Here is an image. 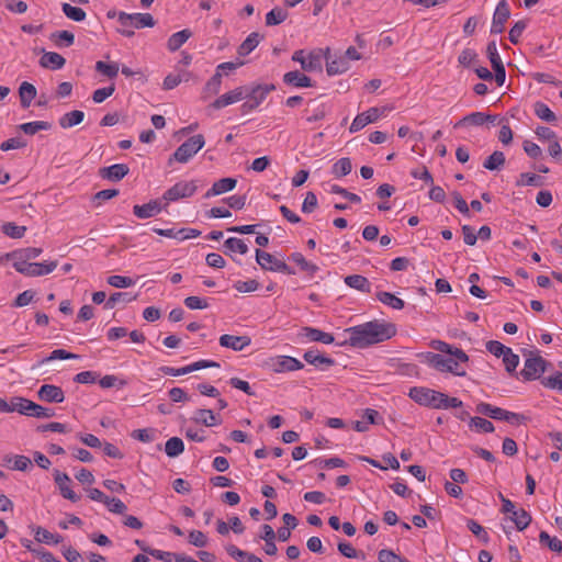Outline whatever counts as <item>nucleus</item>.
Instances as JSON below:
<instances>
[{
    "mask_svg": "<svg viewBox=\"0 0 562 562\" xmlns=\"http://www.w3.org/2000/svg\"><path fill=\"white\" fill-rule=\"evenodd\" d=\"M348 339L339 344L349 345L353 348L363 349L371 345L391 339L396 334V326L393 323L371 321L361 325L349 327L345 330Z\"/></svg>",
    "mask_w": 562,
    "mask_h": 562,
    "instance_id": "f257e3e1",
    "label": "nucleus"
},
{
    "mask_svg": "<svg viewBox=\"0 0 562 562\" xmlns=\"http://www.w3.org/2000/svg\"><path fill=\"white\" fill-rule=\"evenodd\" d=\"M422 362H425L440 372H450L457 376H465L467 372L460 367L457 358H445L440 353L422 352L418 355Z\"/></svg>",
    "mask_w": 562,
    "mask_h": 562,
    "instance_id": "f03ea898",
    "label": "nucleus"
},
{
    "mask_svg": "<svg viewBox=\"0 0 562 562\" xmlns=\"http://www.w3.org/2000/svg\"><path fill=\"white\" fill-rule=\"evenodd\" d=\"M14 401L16 402V412L21 415L37 418H50L55 416V411L53 408L44 407L25 397L14 396Z\"/></svg>",
    "mask_w": 562,
    "mask_h": 562,
    "instance_id": "7ed1b4c3",
    "label": "nucleus"
},
{
    "mask_svg": "<svg viewBox=\"0 0 562 562\" xmlns=\"http://www.w3.org/2000/svg\"><path fill=\"white\" fill-rule=\"evenodd\" d=\"M205 144L204 136L198 134L188 138L173 153V159L178 162L186 164L192 158Z\"/></svg>",
    "mask_w": 562,
    "mask_h": 562,
    "instance_id": "20e7f679",
    "label": "nucleus"
},
{
    "mask_svg": "<svg viewBox=\"0 0 562 562\" xmlns=\"http://www.w3.org/2000/svg\"><path fill=\"white\" fill-rule=\"evenodd\" d=\"M256 261L263 269L269 271H278L286 274H294L295 271L284 261L279 260L271 254L261 249H256Z\"/></svg>",
    "mask_w": 562,
    "mask_h": 562,
    "instance_id": "39448f33",
    "label": "nucleus"
},
{
    "mask_svg": "<svg viewBox=\"0 0 562 562\" xmlns=\"http://www.w3.org/2000/svg\"><path fill=\"white\" fill-rule=\"evenodd\" d=\"M196 189L198 187L194 181L177 182L164 193L161 198V200L165 202L164 206H167L170 202L192 196Z\"/></svg>",
    "mask_w": 562,
    "mask_h": 562,
    "instance_id": "423d86ee",
    "label": "nucleus"
},
{
    "mask_svg": "<svg viewBox=\"0 0 562 562\" xmlns=\"http://www.w3.org/2000/svg\"><path fill=\"white\" fill-rule=\"evenodd\" d=\"M548 364V361L541 356L530 352V357L525 360V366L520 374L527 381L539 379L541 373L547 370Z\"/></svg>",
    "mask_w": 562,
    "mask_h": 562,
    "instance_id": "0eeeda50",
    "label": "nucleus"
},
{
    "mask_svg": "<svg viewBox=\"0 0 562 562\" xmlns=\"http://www.w3.org/2000/svg\"><path fill=\"white\" fill-rule=\"evenodd\" d=\"M117 21L121 26H133L135 29L154 27L156 21L149 13H126L119 12Z\"/></svg>",
    "mask_w": 562,
    "mask_h": 562,
    "instance_id": "6e6552de",
    "label": "nucleus"
},
{
    "mask_svg": "<svg viewBox=\"0 0 562 562\" xmlns=\"http://www.w3.org/2000/svg\"><path fill=\"white\" fill-rule=\"evenodd\" d=\"M409 397L419 405L436 408L441 392L428 387L414 386L409 390Z\"/></svg>",
    "mask_w": 562,
    "mask_h": 562,
    "instance_id": "1a4fd4ad",
    "label": "nucleus"
},
{
    "mask_svg": "<svg viewBox=\"0 0 562 562\" xmlns=\"http://www.w3.org/2000/svg\"><path fill=\"white\" fill-rule=\"evenodd\" d=\"M267 366L276 373L296 371L304 367L300 360L290 356H277L269 358Z\"/></svg>",
    "mask_w": 562,
    "mask_h": 562,
    "instance_id": "9d476101",
    "label": "nucleus"
},
{
    "mask_svg": "<svg viewBox=\"0 0 562 562\" xmlns=\"http://www.w3.org/2000/svg\"><path fill=\"white\" fill-rule=\"evenodd\" d=\"M292 60L299 61L304 71H321L322 70V55L319 52H311L307 57L304 56V50H295L292 55Z\"/></svg>",
    "mask_w": 562,
    "mask_h": 562,
    "instance_id": "9b49d317",
    "label": "nucleus"
},
{
    "mask_svg": "<svg viewBox=\"0 0 562 562\" xmlns=\"http://www.w3.org/2000/svg\"><path fill=\"white\" fill-rule=\"evenodd\" d=\"M510 11L506 0H501L494 12L491 33L499 34L504 31L505 23L509 19Z\"/></svg>",
    "mask_w": 562,
    "mask_h": 562,
    "instance_id": "f8f14e48",
    "label": "nucleus"
},
{
    "mask_svg": "<svg viewBox=\"0 0 562 562\" xmlns=\"http://www.w3.org/2000/svg\"><path fill=\"white\" fill-rule=\"evenodd\" d=\"M247 87H237L234 90L224 93L220 98H217L211 106L213 109H222L224 106H227L229 104L236 103L238 101H241L246 98Z\"/></svg>",
    "mask_w": 562,
    "mask_h": 562,
    "instance_id": "ddd939ff",
    "label": "nucleus"
},
{
    "mask_svg": "<svg viewBox=\"0 0 562 562\" xmlns=\"http://www.w3.org/2000/svg\"><path fill=\"white\" fill-rule=\"evenodd\" d=\"M54 480L64 498H67L74 503L79 501V496L69 487L71 480L66 473H63L59 470H55Z\"/></svg>",
    "mask_w": 562,
    "mask_h": 562,
    "instance_id": "4468645a",
    "label": "nucleus"
},
{
    "mask_svg": "<svg viewBox=\"0 0 562 562\" xmlns=\"http://www.w3.org/2000/svg\"><path fill=\"white\" fill-rule=\"evenodd\" d=\"M37 397L48 403H61L65 400L63 390L54 384H43L37 391Z\"/></svg>",
    "mask_w": 562,
    "mask_h": 562,
    "instance_id": "2eb2a0df",
    "label": "nucleus"
},
{
    "mask_svg": "<svg viewBox=\"0 0 562 562\" xmlns=\"http://www.w3.org/2000/svg\"><path fill=\"white\" fill-rule=\"evenodd\" d=\"M379 116L380 110L378 108H370L368 111L358 114L350 125V133H356L362 130L368 124L375 122Z\"/></svg>",
    "mask_w": 562,
    "mask_h": 562,
    "instance_id": "dca6fc26",
    "label": "nucleus"
},
{
    "mask_svg": "<svg viewBox=\"0 0 562 562\" xmlns=\"http://www.w3.org/2000/svg\"><path fill=\"white\" fill-rule=\"evenodd\" d=\"M161 199H157V200H150L148 203L146 204H143V205H134L133 207V213L135 214V216H137L138 218H149V217H153L157 214H159L162 210V207H165L162 204H161Z\"/></svg>",
    "mask_w": 562,
    "mask_h": 562,
    "instance_id": "f3484780",
    "label": "nucleus"
},
{
    "mask_svg": "<svg viewBox=\"0 0 562 562\" xmlns=\"http://www.w3.org/2000/svg\"><path fill=\"white\" fill-rule=\"evenodd\" d=\"M276 90L273 83L257 85L251 88H247L246 98H248L258 108L266 97Z\"/></svg>",
    "mask_w": 562,
    "mask_h": 562,
    "instance_id": "a211bd4d",
    "label": "nucleus"
},
{
    "mask_svg": "<svg viewBox=\"0 0 562 562\" xmlns=\"http://www.w3.org/2000/svg\"><path fill=\"white\" fill-rule=\"evenodd\" d=\"M218 341L222 347L234 351H241L251 344V339L248 336H234L228 334L222 335Z\"/></svg>",
    "mask_w": 562,
    "mask_h": 562,
    "instance_id": "6ab92c4d",
    "label": "nucleus"
},
{
    "mask_svg": "<svg viewBox=\"0 0 562 562\" xmlns=\"http://www.w3.org/2000/svg\"><path fill=\"white\" fill-rule=\"evenodd\" d=\"M326 58V71L329 76H335L339 74H344L349 69V61L346 57L338 56L334 59L330 58L329 48L325 52Z\"/></svg>",
    "mask_w": 562,
    "mask_h": 562,
    "instance_id": "aec40b11",
    "label": "nucleus"
},
{
    "mask_svg": "<svg viewBox=\"0 0 562 562\" xmlns=\"http://www.w3.org/2000/svg\"><path fill=\"white\" fill-rule=\"evenodd\" d=\"M130 171V168L125 164H115L110 167H103L99 170V175L103 179L110 181L122 180Z\"/></svg>",
    "mask_w": 562,
    "mask_h": 562,
    "instance_id": "412c9836",
    "label": "nucleus"
},
{
    "mask_svg": "<svg viewBox=\"0 0 562 562\" xmlns=\"http://www.w3.org/2000/svg\"><path fill=\"white\" fill-rule=\"evenodd\" d=\"M430 347L439 352L448 353L461 362L465 363L469 361V356L462 349L453 347L442 340H431Z\"/></svg>",
    "mask_w": 562,
    "mask_h": 562,
    "instance_id": "4be33fe9",
    "label": "nucleus"
},
{
    "mask_svg": "<svg viewBox=\"0 0 562 562\" xmlns=\"http://www.w3.org/2000/svg\"><path fill=\"white\" fill-rule=\"evenodd\" d=\"M305 112L307 113L306 121L308 123H314L325 119L327 113V106L325 103L319 102L317 99H315L308 102V106L305 109Z\"/></svg>",
    "mask_w": 562,
    "mask_h": 562,
    "instance_id": "5701e85b",
    "label": "nucleus"
},
{
    "mask_svg": "<svg viewBox=\"0 0 562 562\" xmlns=\"http://www.w3.org/2000/svg\"><path fill=\"white\" fill-rule=\"evenodd\" d=\"M283 82L296 88L313 87L312 79L299 70H293L284 74Z\"/></svg>",
    "mask_w": 562,
    "mask_h": 562,
    "instance_id": "b1692460",
    "label": "nucleus"
},
{
    "mask_svg": "<svg viewBox=\"0 0 562 562\" xmlns=\"http://www.w3.org/2000/svg\"><path fill=\"white\" fill-rule=\"evenodd\" d=\"M43 55L40 59V65L43 68L48 69H60L65 66L66 59L58 53L55 52H44L42 49Z\"/></svg>",
    "mask_w": 562,
    "mask_h": 562,
    "instance_id": "393cba45",
    "label": "nucleus"
},
{
    "mask_svg": "<svg viewBox=\"0 0 562 562\" xmlns=\"http://www.w3.org/2000/svg\"><path fill=\"white\" fill-rule=\"evenodd\" d=\"M237 184V180L234 178H222L218 181L214 182L212 188L205 193V198H211L214 195H220L225 192L232 191L235 189Z\"/></svg>",
    "mask_w": 562,
    "mask_h": 562,
    "instance_id": "a878e982",
    "label": "nucleus"
},
{
    "mask_svg": "<svg viewBox=\"0 0 562 562\" xmlns=\"http://www.w3.org/2000/svg\"><path fill=\"white\" fill-rule=\"evenodd\" d=\"M303 358L307 363L313 364L322 370L333 367L335 364L334 359L326 357L324 355H318L314 350H307L303 355Z\"/></svg>",
    "mask_w": 562,
    "mask_h": 562,
    "instance_id": "bb28decb",
    "label": "nucleus"
},
{
    "mask_svg": "<svg viewBox=\"0 0 562 562\" xmlns=\"http://www.w3.org/2000/svg\"><path fill=\"white\" fill-rule=\"evenodd\" d=\"M263 35L258 32L250 33L246 40L239 45L237 53L239 56H247L250 54L261 42Z\"/></svg>",
    "mask_w": 562,
    "mask_h": 562,
    "instance_id": "cd10ccee",
    "label": "nucleus"
},
{
    "mask_svg": "<svg viewBox=\"0 0 562 562\" xmlns=\"http://www.w3.org/2000/svg\"><path fill=\"white\" fill-rule=\"evenodd\" d=\"M345 283L358 291L370 293L371 292V283L370 281L361 276V274H350L345 277L344 279Z\"/></svg>",
    "mask_w": 562,
    "mask_h": 562,
    "instance_id": "c85d7f7f",
    "label": "nucleus"
},
{
    "mask_svg": "<svg viewBox=\"0 0 562 562\" xmlns=\"http://www.w3.org/2000/svg\"><path fill=\"white\" fill-rule=\"evenodd\" d=\"M36 93H37V91H36V88L34 87V85H32L27 81L22 82L19 88L21 106L23 109H27L30 106L32 100L35 99Z\"/></svg>",
    "mask_w": 562,
    "mask_h": 562,
    "instance_id": "c756f323",
    "label": "nucleus"
},
{
    "mask_svg": "<svg viewBox=\"0 0 562 562\" xmlns=\"http://www.w3.org/2000/svg\"><path fill=\"white\" fill-rule=\"evenodd\" d=\"M192 420L196 424H202L206 427L215 426L220 423L213 411L205 408L196 409L194 412Z\"/></svg>",
    "mask_w": 562,
    "mask_h": 562,
    "instance_id": "7c9ffc66",
    "label": "nucleus"
},
{
    "mask_svg": "<svg viewBox=\"0 0 562 562\" xmlns=\"http://www.w3.org/2000/svg\"><path fill=\"white\" fill-rule=\"evenodd\" d=\"M191 36L192 32L189 29L172 34L167 42L168 49L170 52L178 50Z\"/></svg>",
    "mask_w": 562,
    "mask_h": 562,
    "instance_id": "2f4dec72",
    "label": "nucleus"
},
{
    "mask_svg": "<svg viewBox=\"0 0 562 562\" xmlns=\"http://www.w3.org/2000/svg\"><path fill=\"white\" fill-rule=\"evenodd\" d=\"M85 119V113L80 110H74L68 113H65L58 121L60 127L70 128L72 126L79 125L82 123Z\"/></svg>",
    "mask_w": 562,
    "mask_h": 562,
    "instance_id": "473e14b6",
    "label": "nucleus"
},
{
    "mask_svg": "<svg viewBox=\"0 0 562 562\" xmlns=\"http://www.w3.org/2000/svg\"><path fill=\"white\" fill-rule=\"evenodd\" d=\"M49 40L56 47H69L75 42V35L69 31H56L49 35Z\"/></svg>",
    "mask_w": 562,
    "mask_h": 562,
    "instance_id": "72a5a7b5",
    "label": "nucleus"
},
{
    "mask_svg": "<svg viewBox=\"0 0 562 562\" xmlns=\"http://www.w3.org/2000/svg\"><path fill=\"white\" fill-rule=\"evenodd\" d=\"M487 119H488V116H486L485 113L473 112L469 115H465L459 122H457L454 124V127L458 128V127L469 126V125L481 126L487 122Z\"/></svg>",
    "mask_w": 562,
    "mask_h": 562,
    "instance_id": "f704fd0d",
    "label": "nucleus"
},
{
    "mask_svg": "<svg viewBox=\"0 0 562 562\" xmlns=\"http://www.w3.org/2000/svg\"><path fill=\"white\" fill-rule=\"evenodd\" d=\"M305 336L312 341H318L326 345L334 342V336L329 333H325L321 329L313 327H304L303 328Z\"/></svg>",
    "mask_w": 562,
    "mask_h": 562,
    "instance_id": "c9c22d12",
    "label": "nucleus"
},
{
    "mask_svg": "<svg viewBox=\"0 0 562 562\" xmlns=\"http://www.w3.org/2000/svg\"><path fill=\"white\" fill-rule=\"evenodd\" d=\"M35 540L43 543H55L58 544L61 542L63 537L59 535H54L47 529L37 526L33 528Z\"/></svg>",
    "mask_w": 562,
    "mask_h": 562,
    "instance_id": "e433bc0d",
    "label": "nucleus"
},
{
    "mask_svg": "<svg viewBox=\"0 0 562 562\" xmlns=\"http://www.w3.org/2000/svg\"><path fill=\"white\" fill-rule=\"evenodd\" d=\"M57 267V261L49 262H31L27 277H40L53 272Z\"/></svg>",
    "mask_w": 562,
    "mask_h": 562,
    "instance_id": "4c0bfd02",
    "label": "nucleus"
},
{
    "mask_svg": "<svg viewBox=\"0 0 562 562\" xmlns=\"http://www.w3.org/2000/svg\"><path fill=\"white\" fill-rule=\"evenodd\" d=\"M476 412L493 419L503 420L505 409L482 402L476 405Z\"/></svg>",
    "mask_w": 562,
    "mask_h": 562,
    "instance_id": "58836bf2",
    "label": "nucleus"
},
{
    "mask_svg": "<svg viewBox=\"0 0 562 562\" xmlns=\"http://www.w3.org/2000/svg\"><path fill=\"white\" fill-rule=\"evenodd\" d=\"M510 520L515 524L519 531L525 530L531 522V515L524 508H519L510 517Z\"/></svg>",
    "mask_w": 562,
    "mask_h": 562,
    "instance_id": "ea45409f",
    "label": "nucleus"
},
{
    "mask_svg": "<svg viewBox=\"0 0 562 562\" xmlns=\"http://www.w3.org/2000/svg\"><path fill=\"white\" fill-rule=\"evenodd\" d=\"M376 299L381 303H383L394 310H402V308H404V305H405V303L402 299L395 296L394 294H392L390 292H384V291L378 292Z\"/></svg>",
    "mask_w": 562,
    "mask_h": 562,
    "instance_id": "a19ab883",
    "label": "nucleus"
},
{
    "mask_svg": "<svg viewBox=\"0 0 562 562\" xmlns=\"http://www.w3.org/2000/svg\"><path fill=\"white\" fill-rule=\"evenodd\" d=\"M134 300H136V295H132L128 292H115L104 303V308L112 310L117 303H130Z\"/></svg>",
    "mask_w": 562,
    "mask_h": 562,
    "instance_id": "79ce46f5",
    "label": "nucleus"
},
{
    "mask_svg": "<svg viewBox=\"0 0 562 562\" xmlns=\"http://www.w3.org/2000/svg\"><path fill=\"white\" fill-rule=\"evenodd\" d=\"M222 77H223V74L216 71L210 78V80L205 83L204 89H203L204 98H209V97L217 94L220 92L221 85H222Z\"/></svg>",
    "mask_w": 562,
    "mask_h": 562,
    "instance_id": "37998d69",
    "label": "nucleus"
},
{
    "mask_svg": "<svg viewBox=\"0 0 562 562\" xmlns=\"http://www.w3.org/2000/svg\"><path fill=\"white\" fill-rule=\"evenodd\" d=\"M42 251H43L42 248H37V247L22 248V249L15 250L13 252L5 254V259H9V258L21 259V257H23L24 259L30 261L31 259L37 258L42 254Z\"/></svg>",
    "mask_w": 562,
    "mask_h": 562,
    "instance_id": "c03bdc74",
    "label": "nucleus"
},
{
    "mask_svg": "<svg viewBox=\"0 0 562 562\" xmlns=\"http://www.w3.org/2000/svg\"><path fill=\"white\" fill-rule=\"evenodd\" d=\"M52 127V124L46 121H34L29 123H23L19 126V128L26 135H34L40 131H47Z\"/></svg>",
    "mask_w": 562,
    "mask_h": 562,
    "instance_id": "a18cd8bd",
    "label": "nucleus"
},
{
    "mask_svg": "<svg viewBox=\"0 0 562 562\" xmlns=\"http://www.w3.org/2000/svg\"><path fill=\"white\" fill-rule=\"evenodd\" d=\"M184 450V443L179 437H172L167 440L165 445L166 454L169 458H176L181 454Z\"/></svg>",
    "mask_w": 562,
    "mask_h": 562,
    "instance_id": "49530a36",
    "label": "nucleus"
},
{
    "mask_svg": "<svg viewBox=\"0 0 562 562\" xmlns=\"http://www.w3.org/2000/svg\"><path fill=\"white\" fill-rule=\"evenodd\" d=\"M290 260L296 263L303 271H306L310 276H314L318 270V267L307 261L301 252H293L290 256Z\"/></svg>",
    "mask_w": 562,
    "mask_h": 562,
    "instance_id": "de8ad7c7",
    "label": "nucleus"
},
{
    "mask_svg": "<svg viewBox=\"0 0 562 562\" xmlns=\"http://www.w3.org/2000/svg\"><path fill=\"white\" fill-rule=\"evenodd\" d=\"M505 164V155L503 151L495 150L492 155H490L484 164L483 167L487 170H498L501 169Z\"/></svg>",
    "mask_w": 562,
    "mask_h": 562,
    "instance_id": "09e8293b",
    "label": "nucleus"
},
{
    "mask_svg": "<svg viewBox=\"0 0 562 562\" xmlns=\"http://www.w3.org/2000/svg\"><path fill=\"white\" fill-rule=\"evenodd\" d=\"M351 160L347 157H344L333 165L331 173L337 178H341L349 175L351 172Z\"/></svg>",
    "mask_w": 562,
    "mask_h": 562,
    "instance_id": "8fccbe9b",
    "label": "nucleus"
},
{
    "mask_svg": "<svg viewBox=\"0 0 562 562\" xmlns=\"http://www.w3.org/2000/svg\"><path fill=\"white\" fill-rule=\"evenodd\" d=\"M539 542L543 546H547L551 551L561 553L562 552V542L555 537H550L548 532L541 531L539 535Z\"/></svg>",
    "mask_w": 562,
    "mask_h": 562,
    "instance_id": "3c124183",
    "label": "nucleus"
},
{
    "mask_svg": "<svg viewBox=\"0 0 562 562\" xmlns=\"http://www.w3.org/2000/svg\"><path fill=\"white\" fill-rule=\"evenodd\" d=\"M469 426L479 432H493L495 430L493 423L482 417H471Z\"/></svg>",
    "mask_w": 562,
    "mask_h": 562,
    "instance_id": "603ef678",
    "label": "nucleus"
},
{
    "mask_svg": "<svg viewBox=\"0 0 562 562\" xmlns=\"http://www.w3.org/2000/svg\"><path fill=\"white\" fill-rule=\"evenodd\" d=\"M288 18V12L281 8H274L266 14V24L268 26L279 25Z\"/></svg>",
    "mask_w": 562,
    "mask_h": 562,
    "instance_id": "864d4df0",
    "label": "nucleus"
},
{
    "mask_svg": "<svg viewBox=\"0 0 562 562\" xmlns=\"http://www.w3.org/2000/svg\"><path fill=\"white\" fill-rule=\"evenodd\" d=\"M61 9L64 14L72 21L80 22L86 19V12L81 8L74 7L69 3H63Z\"/></svg>",
    "mask_w": 562,
    "mask_h": 562,
    "instance_id": "5fc2aeb1",
    "label": "nucleus"
},
{
    "mask_svg": "<svg viewBox=\"0 0 562 562\" xmlns=\"http://www.w3.org/2000/svg\"><path fill=\"white\" fill-rule=\"evenodd\" d=\"M95 70L109 78H114L117 76L120 68L116 63L108 64L105 61L99 60L95 64Z\"/></svg>",
    "mask_w": 562,
    "mask_h": 562,
    "instance_id": "6e6d98bb",
    "label": "nucleus"
},
{
    "mask_svg": "<svg viewBox=\"0 0 562 562\" xmlns=\"http://www.w3.org/2000/svg\"><path fill=\"white\" fill-rule=\"evenodd\" d=\"M543 181L540 176H537L535 173L525 172L521 173L519 179L516 182L517 187L522 186H532V187H540L542 186Z\"/></svg>",
    "mask_w": 562,
    "mask_h": 562,
    "instance_id": "4d7b16f0",
    "label": "nucleus"
},
{
    "mask_svg": "<svg viewBox=\"0 0 562 562\" xmlns=\"http://www.w3.org/2000/svg\"><path fill=\"white\" fill-rule=\"evenodd\" d=\"M467 526L471 532H473L479 540H481L484 544H487L490 541V537L484 528L474 519H468Z\"/></svg>",
    "mask_w": 562,
    "mask_h": 562,
    "instance_id": "13d9d810",
    "label": "nucleus"
},
{
    "mask_svg": "<svg viewBox=\"0 0 562 562\" xmlns=\"http://www.w3.org/2000/svg\"><path fill=\"white\" fill-rule=\"evenodd\" d=\"M535 113L539 119L549 123L557 120L555 114L542 102H537L535 104Z\"/></svg>",
    "mask_w": 562,
    "mask_h": 562,
    "instance_id": "bf43d9fd",
    "label": "nucleus"
},
{
    "mask_svg": "<svg viewBox=\"0 0 562 562\" xmlns=\"http://www.w3.org/2000/svg\"><path fill=\"white\" fill-rule=\"evenodd\" d=\"M2 232L11 238H22L26 232V227L9 222L2 226Z\"/></svg>",
    "mask_w": 562,
    "mask_h": 562,
    "instance_id": "052dcab7",
    "label": "nucleus"
},
{
    "mask_svg": "<svg viewBox=\"0 0 562 562\" xmlns=\"http://www.w3.org/2000/svg\"><path fill=\"white\" fill-rule=\"evenodd\" d=\"M379 562H409L406 558L396 554L393 550L382 549L378 552Z\"/></svg>",
    "mask_w": 562,
    "mask_h": 562,
    "instance_id": "680f3d73",
    "label": "nucleus"
},
{
    "mask_svg": "<svg viewBox=\"0 0 562 562\" xmlns=\"http://www.w3.org/2000/svg\"><path fill=\"white\" fill-rule=\"evenodd\" d=\"M225 248H227L229 251H237L240 255H245L248 251L247 245L244 243V240L235 237H231L225 240L224 243Z\"/></svg>",
    "mask_w": 562,
    "mask_h": 562,
    "instance_id": "e2e57ef3",
    "label": "nucleus"
},
{
    "mask_svg": "<svg viewBox=\"0 0 562 562\" xmlns=\"http://www.w3.org/2000/svg\"><path fill=\"white\" fill-rule=\"evenodd\" d=\"M503 362L506 371L513 373L519 363V357L512 349H507V352L503 356Z\"/></svg>",
    "mask_w": 562,
    "mask_h": 562,
    "instance_id": "0e129e2a",
    "label": "nucleus"
},
{
    "mask_svg": "<svg viewBox=\"0 0 562 562\" xmlns=\"http://www.w3.org/2000/svg\"><path fill=\"white\" fill-rule=\"evenodd\" d=\"M476 59L477 54L475 53V50L471 48H464L458 57L459 64L462 65L463 67H470L472 64L476 61Z\"/></svg>",
    "mask_w": 562,
    "mask_h": 562,
    "instance_id": "69168bd1",
    "label": "nucleus"
},
{
    "mask_svg": "<svg viewBox=\"0 0 562 562\" xmlns=\"http://www.w3.org/2000/svg\"><path fill=\"white\" fill-rule=\"evenodd\" d=\"M104 505L111 513L119 515H124L127 509L126 505L121 499L115 497L108 496V499Z\"/></svg>",
    "mask_w": 562,
    "mask_h": 562,
    "instance_id": "338daca9",
    "label": "nucleus"
},
{
    "mask_svg": "<svg viewBox=\"0 0 562 562\" xmlns=\"http://www.w3.org/2000/svg\"><path fill=\"white\" fill-rule=\"evenodd\" d=\"M542 384L546 387L562 391V372H555L553 375L544 378Z\"/></svg>",
    "mask_w": 562,
    "mask_h": 562,
    "instance_id": "774afa93",
    "label": "nucleus"
}]
</instances>
